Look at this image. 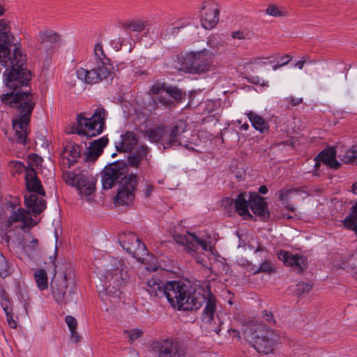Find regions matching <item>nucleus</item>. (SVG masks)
Masks as SVG:
<instances>
[{"label": "nucleus", "instance_id": "21", "mask_svg": "<svg viewBox=\"0 0 357 357\" xmlns=\"http://www.w3.org/2000/svg\"><path fill=\"white\" fill-rule=\"evenodd\" d=\"M278 258L282 261L285 266H291L298 273L302 272L307 268L306 259L298 255H292L287 251L280 250L278 253Z\"/></svg>", "mask_w": 357, "mask_h": 357}, {"label": "nucleus", "instance_id": "11", "mask_svg": "<svg viewBox=\"0 0 357 357\" xmlns=\"http://www.w3.org/2000/svg\"><path fill=\"white\" fill-rule=\"evenodd\" d=\"M38 41L34 54L39 59L47 60L61 41V36L52 29L45 28L39 31Z\"/></svg>", "mask_w": 357, "mask_h": 357}, {"label": "nucleus", "instance_id": "60", "mask_svg": "<svg viewBox=\"0 0 357 357\" xmlns=\"http://www.w3.org/2000/svg\"><path fill=\"white\" fill-rule=\"evenodd\" d=\"M259 192L261 193V194H266L267 192H268V188L266 185H261L259 188Z\"/></svg>", "mask_w": 357, "mask_h": 357}, {"label": "nucleus", "instance_id": "45", "mask_svg": "<svg viewBox=\"0 0 357 357\" xmlns=\"http://www.w3.org/2000/svg\"><path fill=\"white\" fill-rule=\"evenodd\" d=\"M207 44L208 47L213 50H219L223 47V41L215 36L209 38Z\"/></svg>", "mask_w": 357, "mask_h": 357}, {"label": "nucleus", "instance_id": "33", "mask_svg": "<svg viewBox=\"0 0 357 357\" xmlns=\"http://www.w3.org/2000/svg\"><path fill=\"white\" fill-rule=\"evenodd\" d=\"M344 226L357 233V202L351 208V213L343 221Z\"/></svg>", "mask_w": 357, "mask_h": 357}, {"label": "nucleus", "instance_id": "14", "mask_svg": "<svg viewBox=\"0 0 357 357\" xmlns=\"http://www.w3.org/2000/svg\"><path fill=\"white\" fill-rule=\"evenodd\" d=\"M137 183V176L130 174L128 178L119 181V188L114 198L116 205L128 206L135 199V191Z\"/></svg>", "mask_w": 357, "mask_h": 357}, {"label": "nucleus", "instance_id": "26", "mask_svg": "<svg viewBox=\"0 0 357 357\" xmlns=\"http://www.w3.org/2000/svg\"><path fill=\"white\" fill-rule=\"evenodd\" d=\"M316 160L335 169L340 166V162L336 160V151L333 147H329L321 151Z\"/></svg>", "mask_w": 357, "mask_h": 357}, {"label": "nucleus", "instance_id": "29", "mask_svg": "<svg viewBox=\"0 0 357 357\" xmlns=\"http://www.w3.org/2000/svg\"><path fill=\"white\" fill-rule=\"evenodd\" d=\"M335 266L357 275V253L342 258L340 263L335 264Z\"/></svg>", "mask_w": 357, "mask_h": 357}, {"label": "nucleus", "instance_id": "20", "mask_svg": "<svg viewBox=\"0 0 357 357\" xmlns=\"http://www.w3.org/2000/svg\"><path fill=\"white\" fill-rule=\"evenodd\" d=\"M81 147L73 142L68 143L61 153V165L63 168L68 169L77 162L81 156Z\"/></svg>", "mask_w": 357, "mask_h": 357}, {"label": "nucleus", "instance_id": "34", "mask_svg": "<svg viewBox=\"0 0 357 357\" xmlns=\"http://www.w3.org/2000/svg\"><path fill=\"white\" fill-rule=\"evenodd\" d=\"M248 116L252 123V125L256 130L260 132H264V130L268 129V125L267 122H266L261 116L257 115L253 112H250L248 114Z\"/></svg>", "mask_w": 357, "mask_h": 357}, {"label": "nucleus", "instance_id": "50", "mask_svg": "<svg viewBox=\"0 0 357 357\" xmlns=\"http://www.w3.org/2000/svg\"><path fill=\"white\" fill-rule=\"evenodd\" d=\"M153 189L154 186L153 185L145 182L144 189L142 190L144 197H149L153 191Z\"/></svg>", "mask_w": 357, "mask_h": 357}, {"label": "nucleus", "instance_id": "5", "mask_svg": "<svg viewBox=\"0 0 357 357\" xmlns=\"http://www.w3.org/2000/svg\"><path fill=\"white\" fill-rule=\"evenodd\" d=\"M215 54L207 49L190 52L179 55L174 61V68L189 74H201L211 70Z\"/></svg>", "mask_w": 357, "mask_h": 357}, {"label": "nucleus", "instance_id": "18", "mask_svg": "<svg viewBox=\"0 0 357 357\" xmlns=\"http://www.w3.org/2000/svg\"><path fill=\"white\" fill-rule=\"evenodd\" d=\"M276 342L277 335L272 331L264 330L255 337L253 346L258 352L268 354L273 351Z\"/></svg>", "mask_w": 357, "mask_h": 357}, {"label": "nucleus", "instance_id": "35", "mask_svg": "<svg viewBox=\"0 0 357 357\" xmlns=\"http://www.w3.org/2000/svg\"><path fill=\"white\" fill-rule=\"evenodd\" d=\"M339 158L344 163L357 164V145L347 149L344 153L339 155Z\"/></svg>", "mask_w": 357, "mask_h": 357}, {"label": "nucleus", "instance_id": "53", "mask_svg": "<svg viewBox=\"0 0 357 357\" xmlns=\"http://www.w3.org/2000/svg\"><path fill=\"white\" fill-rule=\"evenodd\" d=\"M10 30V22L6 19L0 20V32Z\"/></svg>", "mask_w": 357, "mask_h": 357}, {"label": "nucleus", "instance_id": "44", "mask_svg": "<svg viewBox=\"0 0 357 357\" xmlns=\"http://www.w3.org/2000/svg\"><path fill=\"white\" fill-rule=\"evenodd\" d=\"M165 95H168L172 100H180L182 97V94L178 88L174 86H166Z\"/></svg>", "mask_w": 357, "mask_h": 357}, {"label": "nucleus", "instance_id": "1", "mask_svg": "<svg viewBox=\"0 0 357 357\" xmlns=\"http://www.w3.org/2000/svg\"><path fill=\"white\" fill-rule=\"evenodd\" d=\"M1 101L10 107H17V113L12 120L14 131L13 140L17 144L25 145L29 134L28 127L30 123L32 111L36 105L33 94L30 91H12L3 94Z\"/></svg>", "mask_w": 357, "mask_h": 357}, {"label": "nucleus", "instance_id": "2", "mask_svg": "<svg viewBox=\"0 0 357 357\" xmlns=\"http://www.w3.org/2000/svg\"><path fill=\"white\" fill-rule=\"evenodd\" d=\"M128 268L122 259L112 257L107 264L105 271L100 276L97 284L99 296L107 302L116 303L121 294L120 288L128 282Z\"/></svg>", "mask_w": 357, "mask_h": 357}, {"label": "nucleus", "instance_id": "37", "mask_svg": "<svg viewBox=\"0 0 357 357\" xmlns=\"http://www.w3.org/2000/svg\"><path fill=\"white\" fill-rule=\"evenodd\" d=\"M29 213V212H28ZM22 221L24 222V225L22 227V229L27 226V213L23 208H19L14 211L8 219L9 225H12L13 222Z\"/></svg>", "mask_w": 357, "mask_h": 357}, {"label": "nucleus", "instance_id": "32", "mask_svg": "<svg viewBox=\"0 0 357 357\" xmlns=\"http://www.w3.org/2000/svg\"><path fill=\"white\" fill-rule=\"evenodd\" d=\"M148 153V146L144 145L139 146L137 151L128 158L129 165L134 167H138L142 159L146 158Z\"/></svg>", "mask_w": 357, "mask_h": 357}, {"label": "nucleus", "instance_id": "16", "mask_svg": "<svg viewBox=\"0 0 357 357\" xmlns=\"http://www.w3.org/2000/svg\"><path fill=\"white\" fill-rule=\"evenodd\" d=\"M112 75L107 67L101 68L98 66L88 70L79 68L76 71V76L78 79L86 84H94L107 79Z\"/></svg>", "mask_w": 357, "mask_h": 357}, {"label": "nucleus", "instance_id": "38", "mask_svg": "<svg viewBox=\"0 0 357 357\" xmlns=\"http://www.w3.org/2000/svg\"><path fill=\"white\" fill-rule=\"evenodd\" d=\"M0 42L3 43V45L15 47H17L19 40L13 36L10 32V30L7 31L0 32Z\"/></svg>", "mask_w": 357, "mask_h": 357}, {"label": "nucleus", "instance_id": "51", "mask_svg": "<svg viewBox=\"0 0 357 357\" xmlns=\"http://www.w3.org/2000/svg\"><path fill=\"white\" fill-rule=\"evenodd\" d=\"M155 98L159 102L164 105H170L173 102V100L168 97V95H165V93H162L159 96H156Z\"/></svg>", "mask_w": 357, "mask_h": 357}, {"label": "nucleus", "instance_id": "39", "mask_svg": "<svg viewBox=\"0 0 357 357\" xmlns=\"http://www.w3.org/2000/svg\"><path fill=\"white\" fill-rule=\"evenodd\" d=\"M266 13L273 17H286L288 15L287 11L281 6L275 4H270L266 9Z\"/></svg>", "mask_w": 357, "mask_h": 357}, {"label": "nucleus", "instance_id": "49", "mask_svg": "<svg viewBox=\"0 0 357 357\" xmlns=\"http://www.w3.org/2000/svg\"><path fill=\"white\" fill-rule=\"evenodd\" d=\"M65 321L67 324L70 331L77 330V321L75 318L70 315H68L65 318Z\"/></svg>", "mask_w": 357, "mask_h": 357}, {"label": "nucleus", "instance_id": "3", "mask_svg": "<svg viewBox=\"0 0 357 357\" xmlns=\"http://www.w3.org/2000/svg\"><path fill=\"white\" fill-rule=\"evenodd\" d=\"M9 47L0 42V63L8 67L3 73L6 86L15 90L27 86L31 74L26 68V56L20 47H15L12 56Z\"/></svg>", "mask_w": 357, "mask_h": 357}, {"label": "nucleus", "instance_id": "9", "mask_svg": "<svg viewBox=\"0 0 357 357\" xmlns=\"http://www.w3.org/2000/svg\"><path fill=\"white\" fill-rule=\"evenodd\" d=\"M25 180L26 188L29 193L24 195V202L26 207L34 215H36L45 208L46 202L45 199L38 198L36 194L31 192L42 196H45V192L38 178L36 171L33 168L26 169Z\"/></svg>", "mask_w": 357, "mask_h": 357}, {"label": "nucleus", "instance_id": "30", "mask_svg": "<svg viewBox=\"0 0 357 357\" xmlns=\"http://www.w3.org/2000/svg\"><path fill=\"white\" fill-rule=\"evenodd\" d=\"M205 298L206 304L204 310L202 319L206 323H211L214 318L215 298L210 292L207 294Z\"/></svg>", "mask_w": 357, "mask_h": 357}, {"label": "nucleus", "instance_id": "23", "mask_svg": "<svg viewBox=\"0 0 357 357\" xmlns=\"http://www.w3.org/2000/svg\"><path fill=\"white\" fill-rule=\"evenodd\" d=\"M169 282L165 284L161 280L156 278L149 279L146 282L145 289L151 297L167 298V289Z\"/></svg>", "mask_w": 357, "mask_h": 357}, {"label": "nucleus", "instance_id": "25", "mask_svg": "<svg viewBox=\"0 0 357 357\" xmlns=\"http://www.w3.org/2000/svg\"><path fill=\"white\" fill-rule=\"evenodd\" d=\"M121 140L116 144V148L119 152L132 151L138 142L137 135L131 131H127L121 136Z\"/></svg>", "mask_w": 357, "mask_h": 357}, {"label": "nucleus", "instance_id": "15", "mask_svg": "<svg viewBox=\"0 0 357 357\" xmlns=\"http://www.w3.org/2000/svg\"><path fill=\"white\" fill-rule=\"evenodd\" d=\"M220 4L214 0H206L200 8V19L203 28L211 29L214 28L220 19Z\"/></svg>", "mask_w": 357, "mask_h": 357}, {"label": "nucleus", "instance_id": "27", "mask_svg": "<svg viewBox=\"0 0 357 357\" xmlns=\"http://www.w3.org/2000/svg\"><path fill=\"white\" fill-rule=\"evenodd\" d=\"M108 139L105 137L94 140L88 149L86 154L87 161H94L102 153L103 148L107 144Z\"/></svg>", "mask_w": 357, "mask_h": 357}, {"label": "nucleus", "instance_id": "56", "mask_svg": "<svg viewBox=\"0 0 357 357\" xmlns=\"http://www.w3.org/2000/svg\"><path fill=\"white\" fill-rule=\"evenodd\" d=\"M291 60V56L289 54H285L280 58V63L284 66L288 64Z\"/></svg>", "mask_w": 357, "mask_h": 357}, {"label": "nucleus", "instance_id": "4", "mask_svg": "<svg viewBox=\"0 0 357 357\" xmlns=\"http://www.w3.org/2000/svg\"><path fill=\"white\" fill-rule=\"evenodd\" d=\"M167 289V300L170 305L178 310H197L206 301L205 296L197 292L196 287L189 282L171 281Z\"/></svg>", "mask_w": 357, "mask_h": 357}, {"label": "nucleus", "instance_id": "47", "mask_svg": "<svg viewBox=\"0 0 357 357\" xmlns=\"http://www.w3.org/2000/svg\"><path fill=\"white\" fill-rule=\"evenodd\" d=\"M3 310L6 314L7 321L9 326L12 328H17V322L13 319L12 313L9 311L8 307L7 305H4L2 303Z\"/></svg>", "mask_w": 357, "mask_h": 357}, {"label": "nucleus", "instance_id": "36", "mask_svg": "<svg viewBox=\"0 0 357 357\" xmlns=\"http://www.w3.org/2000/svg\"><path fill=\"white\" fill-rule=\"evenodd\" d=\"M34 280L36 283L38 288L40 291L45 290L48 288L47 274L44 269H38L34 273Z\"/></svg>", "mask_w": 357, "mask_h": 357}, {"label": "nucleus", "instance_id": "24", "mask_svg": "<svg viewBox=\"0 0 357 357\" xmlns=\"http://www.w3.org/2000/svg\"><path fill=\"white\" fill-rule=\"evenodd\" d=\"M246 197V192H242L240 193L235 199L227 198L225 202L227 204L229 205L234 204L237 213L245 218H251L252 215L248 211V207L250 206L249 199H247Z\"/></svg>", "mask_w": 357, "mask_h": 357}, {"label": "nucleus", "instance_id": "58", "mask_svg": "<svg viewBox=\"0 0 357 357\" xmlns=\"http://www.w3.org/2000/svg\"><path fill=\"white\" fill-rule=\"evenodd\" d=\"M231 36L234 38L239 40L245 38L244 33L240 31L233 32Z\"/></svg>", "mask_w": 357, "mask_h": 357}, {"label": "nucleus", "instance_id": "13", "mask_svg": "<svg viewBox=\"0 0 357 357\" xmlns=\"http://www.w3.org/2000/svg\"><path fill=\"white\" fill-rule=\"evenodd\" d=\"M151 348L158 357H185L182 344L171 338L155 340L151 344Z\"/></svg>", "mask_w": 357, "mask_h": 357}, {"label": "nucleus", "instance_id": "31", "mask_svg": "<svg viewBox=\"0 0 357 357\" xmlns=\"http://www.w3.org/2000/svg\"><path fill=\"white\" fill-rule=\"evenodd\" d=\"M122 26L124 29L134 32H142L149 26V22L144 19L137 18L123 22Z\"/></svg>", "mask_w": 357, "mask_h": 357}, {"label": "nucleus", "instance_id": "52", "mask_svg": "<svg viewBox=\"0 0 357 357\" xmlns=\"http://www.w3.org/2000/svg\"><path fill=\"white\" fill-rule=\"evenodd\" d=\"M262 316L266 321H267L269 324H274L275 320L273 319V316L272 312H268L267 310H264L262 312Z\"/></svg>", "mask_w": 357, "mask_h": 357}, {"label": "nucleus", "instance_id": "6", "mask_svg": "<svg viewBox=\"0 0 357 357\" xmlns=\"http://www.w3.org/2000/svg\"><path fill=\"white\" fill-rule=\"evenodd\" d=\"M53 273L54 276L50 282L51 293L59 305H66L73 301L76 291L74 276L70 272L56 275V266Z\"/></svg>", "mask_w": 357, "mask_h": 357}, {"label": "nucleus", "instance_id": "7", "mask_svg": "<svg viewBox=\"0 0 357 357\" xmlns=\"http://www.w3.org/2000/svg\"><path fill=\"white\" fill-rule=\"evenodd\" d=\"M107 112L103 107L97 108L90 118H86L82 113L77 116V126L71 128V133L84 135L87 137H96L104 130Z\"/></svg>", "mask_w": 357, "mask_h": 357}, {"label": "nucleus", "instance_id": "46", "mask_svg": "<svg viewBox=\"0 0 357 357\" xmlns=\"http://www.w3.org/2000/svg\"><path fill=\"white\" fill-rule=\"evenodd\" d=\"M166 86L165 84L155 83L151 86L150 92L156 96H159L162 93H165Z\"/></svg>", "mask_w": 357, "mask_h": 357}, {"label": "nucleus", "instance_id": "17", "mask_svg": "<svg viewBox=\"0 0 357 357\" xmlns=\"http://www.w3.org/2000/svg\"><path fill=\"white\" fill-rule=\"evenodd\" d=\"M120 244L122 248L133 257L139 259L144 256L147 250L145 245L133 233L125 234L121 236Z\"/></svg>", "mask_w": 357, "mask_h": 357}, {"label": "nucleus", "instance_id": "59", "mask_svg": "<svg viewBox=\"0 0 357 357\" xmlns=\"http://www.w3.org/2000/svg\"><path fill=\"white\" fill-rule=\"evenodd\" d=\"M305 62H306L305 59L300 60L294 64V67L298 68L299 70H302L303 68V66H304V64Z\"/></svg>", "mask_w": 357, "mask_h": 357}, {"label": "nucleus", "instance_id": "57", "mask_svg": "<svg viewBox=\"0 0 357 357\" xmlns=\"http://www.w3.org/2000/svg\"><path fill=\"white\" fill-rule=\"evenodd\" d=\"M71 335V339L75 342H78L80 340V336L77 334L76 330L70 331Z\"/></svg>", "mask_w": 357, "mask_h": 357}, {"label": "nucleus", "instance_id": "22", "mask_svg": "<svg viewBox=\"0 0 357 357\" xmlns=\"http://www.w3.org/2000/svg\"><path fill=\"white\" fill-rule=\"evenodd\" d=\"M249 205L252 212L258 215L262 220H266L269 217V212L264 198L257 192H250Z\"/></svg>", "mask_w": 357, "mask_h": 357}, {"label": "nucleus", "instance_id": "62", "mask_svg": "<svg viewBox=\"0 0 357 357\" xmlns=\"http://www.w3.org/2000/svg\"><path fill=\"white\" fill-rule=\"evenodd\" d=\"M352 191L354 194L357 195V182L354 183L352 185Z\"/></svg>", "mask_w": 357, "mask_h": 357}, {"label": "nucleus", "instance_id": "61", "mask_svg": "<svg viewBox=\"0 0 357 357\" xmlns=\"http://www.w3.org/2000/svg\"><path fill=\"white\" fill-rule=\"evenodd\" d=\"M283 66L281 64V63H278L274 66H273V70H278V68L282 67Z\"/></svg>", "mask_w": 357, "mask_h": 357}, {"label": "nucleus", "instance_id": "43", "mask_svg": "<svg viewBox=\"0 0 357 357\" xmlns=\"http://www.w3.org/2000/svg\"><path fill=\"white\" fill-rule=\"evenodd\" d=\"M125 334L127 335L130 342L132 343L143 335V331L139 328H133L126 331Z\"/></svg>", "mask_w": 357, "mask_h": 357}, {"label": "nucleus", "instance_id": "40", "mask_svg": "<svg viewBox=\"0 0 357 357\" xmlns=\"http://www.w3.org/2000/svg\"><path fill=\"white\" fill-rule=\"evenodd\" d=\"M275 272V267L274 264L268 260H266L261 263L259 268L254 271V274L259 273H265L271 274Z\"/></svg>", "mask_w": 357, "mask_h": 357}, {"label": "nucleus", "instance_id": "41", "mask_svg": "<svg viewBox=\"0 0 357 357\" xmlns=\"http://www.w3.org/2000/svg\"><path fill=\"white\" fill-rule=\"evenodd\" d=\"M10 273V266L6 259L0 252V277L6 278Z\"/></svg>", "mask_w": 357, "mask_h": 357}, {"label": "nucleus", "instance_id": "48", "mask_svg": "<svg viewBox=\"0 0 357 357\" xmlns=\"http://www.w3.org/2000/svg\"><path fill=\"white\" fill-rule=\"evenodd\" d=\"M296 287V291L299 294L308 293L312 289L310 284L303 282H298Z\"/></svg>", "mask_w": 357, "mask_h": 357}, {"label": "nucleus", "instance_id": "10", "mask_svg": "<svg viewBox=\"0 0 357 357\" xmlns=\"http://www.w3.org/2000/svg\"><path fill=\"white\" fill-rule=\"evenodd\" d=\"M63 177L66 183L77 188L83 199L88 202L93 199L96 190V179L93 176L66 171L63 172Z\"/></svg>", "mask_w": 357, "mask_h": 357}, {"label": "nucleus", "instance_id": "64", "mask_svg": "<svg viewBox=\"0 0 357 357\" xmlns=\"http://www.w3.org/2000/svg\"><path fill=\"white\" fill-rule=\"evenodd\" d=\"M3 241H4L8 244L9 243V236L7 235H5L3 237Z\"/></svg>", "mask_w": 357, "mask_h": 357}, {"label": "nucleus", "instance_id": "12", "mask_svg": "<svg viewBox=\"0 0 357 357\" xmlns=\"http://www.w3.org/2000/svg\"><path fill=\"white\" fill-rule=\"evenodd\" d=\"M128 178V167L123 161H116L106 166L102 172V185L103 189L112 188L116 183Z\"/></svg>", "mask_w": 357, "mask_h": 357}, {"label": "nucleus", "instance_id": "19", "mask_svg": "<svg viewBox=\"0 0 357 357\" xmlns=\"http://www.w3.org/2000/svg\"><path fill=\"white\" fill-rule=\"evenodd\" d=\"M174 239L178 244L184 245L188 252H195L199 247L204 251L208 250V244L192 233L187 234H174Z\"/></svg>", "mask_w": 357, "mask_h": 357}, {"label": "nucleus", "instance_id": "63", "mask_svg": "<svg viewBox=\"0 0 357 357\" xmlns=\"http://www.w3.org/2000/svg\"><path fill=\"white\" fill-rule=\"evenodd\" d=\"M249 128V125L248 123H244L241 126V128L244 130H247Z\"/></svg>", "mask_w": 357, "mask_h": 357}, {"label": "nucleus", "instance_id": "28", "mask_svg": "<svg viewBox=\"0 0 357 357\" xmlns=\"http://www.w3.org/2000/svg\"><path fill=\"white\" fill-rule=\"evenodd\" d=\"M94 59L96 61V66L101 68L107 67L109 71H112V66L110 60L104 53L102 45L100 43H96L94 47Z\"/></svg>", "mask_w": 357, "mask_h": 357}, {"label": "nucleus", "instance_id": "54", "mask_svg": "<svg viewBox=\"0 0 357 357\" xmlns=\"http://www.w3.org/2000/svg\"><path fill=\"white\" fill-rule=\"evenodd\" d=\"M287 100L291 107H294L301 104L303 99L301 98L289 97L287 98Z\"/></svg>", "mask_w": 357, "mask_h": 357}, {"label": "nucleus", "instance_id": "55", "mask_svg": "<svg viewBox=\"0 0 357 357\" xmlns=\"http://www.w3.org/2000/svg\"><path fill=\"white\" fill-rule=\"evenodd\" d=\"M38 245V241L37 239H33L30 242V244L27 246V250L29 252H33L35 251Z\"/></svg>", "mask_w": 357, "mask_h": 357}, {"label": "nucleus", "instance_id": "42", "mask_svg": "<svg viewBox=\"0 0 357 357\" xmlns=\"http://www.w3.org/2000/svg\"><path fill=\"white\" fill-rule=\"evenodd\" d=\"M301 191L297 188H290V189H282L280 191V200L284 204H287L289 201V197L291 194L299 193Z\"/></svg>", "mask_w": 357, "mask_h": 357}, {"label": "nucleus", "instance_id": "8", "mask_svg": "<svg viewBox=\"0 0 357 357\" xmlns=\"http://www.w3.org/2000/svg\"><path fill=\"white\" fill-rule=\"evenodd\" d=\"M187 129V124L183 121H178L173 128L167 132L165 126H158L149 129L145 132L148 139L153 143L162 142L163 149L181 146L180 137Z\"/></svg>", "mask_w": 357, "mask_h": 357}]
</instances>
